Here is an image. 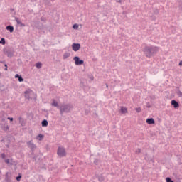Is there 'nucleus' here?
<instances>
[{
    "mask_svg": "<svg viewBox=\"0 0 182 182\" xmlns=\"http://www.w3.org/2000/svg\"><path fill=\"white\" fill-rule=\"evenodd\" d=\"M146 123L148 124H154V123H156V122L154 121V119H153V118H148L146 119Z\"/></svg>",
    "mask_w": 182,
    "mask_h": 182,
    "instance_id": "f8f14e48",
    "label": "nucleus"
},
{
    "mask_svg": "<svg viewBox=\"0 0 182 182\" xmlns=\"http://www.w3.org/2000/svg\"><path fill=\"white\" fill-rule=\"evenodd\" d=\"M6 29L7 31H9V32H10L11 33H12V32H14V26H7L6 27Z\"/></svg>",
    "mask_w": 182,
    "mask_h": 182,
    "instance_id": "4468645a",
    "label": "nucleus"
},
{
    "mask_svg": "<svg viewBox=\"0 0 182 182\" xmlns=\"http://www.w3.org/2000/svg\"><path fill=\"white\" fill-rule=\"evenodd\" d=\"M57 154L60 157H66V149L64 147L59 146L57 150Z\"/></svg>",
    "mask_w": 182,
    "mask_h": 182,
    "instance_id": "7ed1b4c3",
    "label": "nucleus"
},
{
    "mask_svg": "<svg viewBox=\"0 0 182 182\" xmlns=\"http://www.w3.org/2000/svg\"><path fill=\"white\" fill-rule=\"evenodd\" d=\"M178 95H179V96H181V97L182 96V92H181V91H179V92H178Z\"/></svg>",
    "mask_w": 182,
    "mask_h": 182,
    "instance_id": "72a5a7b5",
    "label": "nucleus"
},
{
    "mask_svg": "<svg viewBox=\"0 0 182 182\" xmlns=\"http://www.w3.org/2000/svg\"><path fill=\"white\" fill-rule=\"evenodd\" d=\"M70 56V53H65L63 55V59H68Z\"/></svg>",
    "mask_w": 182,
    "mask_h": 182,
    "instance_id": "2eb2a0df",
    "label": "nucleus"
},
{
    "mask_svg": "<svg viewBox=\"0 0 182 182\" xmlns=\"http://www.w3.org/2000/svg\"><path fill=\"white\" fill-rule=\"evenodd\" d=\"M171 105H172V106H173L175 109H178V107H180V104H178V102L176 101V100H173L171 102Z\"/></svg>",
    "mask_w": 182,
    "mask_h": 182,
    "instance_id": "6e6552de",
    "label": "nucleus"
},
{
    "mask_svg": "<svg viewBox=\"0 0 182 182\" xmlns=\"http://www.w3.org/2000/svg\"><path fill=\"white\" fill-rule=\"evenodd\" d=\"M73 29H79V25H77V24H74V25L73 26Z\"/></svg>",
    "mask_w": 182,
    "mask_h": 182,
    "instance_id": "5701e85b",
    "label": "nucleus"
},
{
    "mask_svg": "<svg viewBox=\"0 0 182 182\" xmlns=\"http://www.w3.org/2000/svg\"><path fill=\"white\" fill-rule=\"evenodd\" d=\"M117 2H118L119 4H122V0H117Z\"/></svg>",
    "mask_w": 182,
    "mask_h": 182,
    "instance_id": "f704fd0d",
    "label": "nucleus"
},
{
    "mask_svg": "<svg viewBox=\"0 0 182 182\" xmlns=\"http://www.w3.org/2000/svg\"><path fill=\"white\" fill-rule=\"evenodd\" d=\"M136 112H137V113H140V112H141V107H138L135 109Z\"/></svg>",
    "mask_w": 182,
    "mask_h": 182,
    "instance_id": "b1692460",
    "label": "nucleus"
},
{
    "mask_svg": "<svg viewBox=\"0 0 182 182\" xmlns=\"http://www.w3.org/2000/svg\"><path fill=\"white\" fill-rule=\"evenodd\" d=\"M6 157V155L5 154H1V159H5Z\"/></svg>",
    "mask_w": 182,
    "mask_h": 182,
    "instance_id": "cd10ccee",
    "label": "nucleus"
},
{
    "mask_svg": "<svg viewBox=\"0 0 182 182\" xmlns=\"http://www.w3.org/2000/svg\"><path fill=\"white\" fill-rule=\"evenodd\" d=\"M20 76H21V75H19V74H16L15 78H16V79H18Z\"/></svg>",
    "mask_w": 182,
    "mask_h": 182,
    "instance_id": "c85d7f7f",
    "label": "nucleus"
},
{
    "mask_svg": "<svg viewBox=\"0 0 182 182\" xmlns=\"http://www.w3.org/2000/svg\"><path fill=\"white\" fill-rule=\"evenodd\" d=\"M166 182H174V181L171 180L170 178H166Z\"/></svg>",
    "mask_w": 182,
    "mask_h": 182,
    "instance_id": "a878e982",
    "label": "nucleus"
},
{
    "mask_svg": "<svg viewBox=\"0 0 182 182\" xmlns=\"http://www.w3.org/2000/svg\"><path fill=\"white\" fill-rule=\"evenodd\" d=\"M140 153H141V149H137L135 151L136 154H140Z\"/></svg>",
    "mask_w": 182,
    "mask_h": 182,
    "instance_id": "4be33fe9",
    "label": "nucleus"
},
{
    "mask_svg": "<svg viewBox=\"0 0 182 182\" xmlns=\"http://www.w3.org/2000/svg\"><path fill=\"white\" fill-rule=\"evenodd\" d=\"M159 49L157 46H146L143 49V52L146 58H151L159 52Z\"/></svg>",
    "mask_w": 182,
    "mask_h": 182,
    "instance_id": "f257e3e1",
    "label": "nucleus"
},
{
    "mask_svg": "<svg viewBox=\"0 0 182 182\" xmlns=\"http://www.w3.org/2000/svg\"><path fill=\"white\" fill-rule=\"evenodd\" d=\"M0 43H1V45H5V38H2L0 41Z\"/></svg>",
    "mask_w": 182,
    "mask_h": 182,
    "instance_id": "aec40b11",
    "label": "nucleus"
},
{
    "mask_svg": "<svg viewBox=\"0 0 182 182\" xmlns=\"http://www.w3.org/2000/svg\"><path fill=\"white\" fill-rule=\"evenodd\" d=\"M5 68H8V65L5 64L4 65Z\"/></svg>",
    "mask_w": 182,
    "mask_h": 182,
    "instance_id": "4c0bfd02",
    "label": "nucleus"
},
{
    "mask_svg": "<svg viewBox=\"0 0 182 182\" xmlns=\"http://www.w3.org/2000/svg\"><path fill=\"white\" fill-rule=\"evenodd\" d=\"M73 60H75V64L77 66L83 65V63H85V61H83V60H80V58L78 56L74 57Z\"/></svg>",
    "mask_w": 182,
    "mask_h": 182,
    "instance_id": "423d86ee",
    "label": "nucleus"
},
{
    "mask_svg": "<svg viewBox=\"0 0 182 182\" xmlns=\"http://www.w3.org/2000/svg\"><path fill=\"white\" fill-rule=\"evenodd\" d=\"M98 180L100 182L105 181V177H103V176H100L98 177Z\"/></svg>",
    "mask_w": 182,
    "mask_h": 182,
    "instance_id": "6ab92c4d",
    "label": "nucleus"
},
{
    "mask_svg": "<svg viewBox=\"0 0 182 182\" xmlns=\"http://www.w3.org/2000/svg\"><path fill=\"white\" fill-rule=\"evenodd\" d=\"M121 113H122L123 114H124L125 113H127V108L126 107H121Z\"/></svg>",
    "mask_w": 182,
    "mask_h": 182,
    "instance_id": "dca6fc26",
    "label": "nucleus"
},
{
    "mask_svg": "<svg viewBox=\"0 0 182 182\" xmlns=\"http://www.w3.org/2000/svg\"><path fill=\"white\" fill-rule=\"evenodd\" d=\"M18 82H23V78L22 77V76H19V77L18 78Z\"/></svg>",
    "mask_w": 182,
    "mask_h": 182,
    "instance_id": "393cba45",
    "label": "nucleus"
},
{
    "mask_svg": "<svg viewBox=\"0 0 182 182\" xmlns=\"http://www.w3.org/2000/svg\"><path fill=\"white\" fill-rule=\"evenodd\" d=\"M179 66H182V61L179 63Z\"/></svg>",
    "mask_w": 182,
    "mask_h": 182,
    "instance_id": "c9c22d12",
    "label": "nucleus"
},
{
    "mask_svg": "<svg viewBox=\"0 0 182 182\" xmlns=\"http://www.w3.org/2000/svg\"><path fill=\"white\" fill-rule=\"evenodd\" d=\"M38 137L39 138L38 140L41 141H42V139H43V137H45V135L42 134H39L37 136V139Z\"/></svg>",
    "mask_w": 182,
    "mask_h": 182,
    "instance_id": "a211bd4d",
    "label": "nucleus"
},
{
    "mask_svg": "<svg viewBox=\"0 0 182 182\" xmlns=\"http://www.w3.org/2000/svg\"><path fill=\"white\" fill-rule=\"evenodd\" d=\"M106 85V87H109V85L107 84H105Z\"/></svg>",
    "mask_w": 182,
    "mask_h": 182,
    "instance_id": "58836bf2",
    "label": "nucleus"
},
{
    "mask_svg": "<svg viewBox=\"0 0 182 182\" xmlns=\"http://www.w3.org/2000/svg\"><path fill=\"white\" fill-rule=\"evenodd\" d=\"M21 178H22V176H21V174H19V175L16 178V180H17V181H21Z\"/></svg>",
    "mask_w": 182,
    "mask_h": 182,
    "instance_id": "412c9836",
    "label": "nucleus"
},
{
    "mask_svg": "<svg viewBox=\"0 0 182 182\" xmlns=\"http://www.w3.org/2000/svg\"><path fill=\"white\" fill-rule=\"evenodd\" d=\"M41 21L45 22V21H46V20H45V17H41Z\"/></svg>",
    "mask_w": 182,
    "mask_h": 182,
    "instance_id": "2f4dec72",
    "label": "nucleus"
},
{
    "mask_svg": "<svg viewBox=\"0 0 182 182\" xmlns=\"http://www.w3.org/2000/svg\"><path fill=\"white\" fill-rule=\"evenodd\" d=\"M4 53L8 56V58H12V56H14V51L11 48H4Z\"/></svg>",
    "mask_w": 182,
    "mask_h": 182,
    "instance_id": "20e7f679",
    "label": "nucleus"
},
{
    "mask_svg": "<svg viewBox=\"0 0 182 182\" xmlns=\"http://www.w3.org/2000/svg\"><path fill=\"white\" fill-rule=\"evenodd\" d=\"M5 163H6V164H9V159H6V160H5Z\"/></svg>",
    "mask_w": 182,
    "mask_h": 182,
    "instance_id": "7c9ffc66",
    "label": "nucleus"
},
{
    "mask_svg": "<svg viewBox=\"0 0 182 182\" xmlns=\"http://www.w3.org/2000/svg\"><path fill=\"white\" fill-rule=\"evenodd\" d=\"M90 80H94L95 77H94L92 75H91V76L90 77Z\"/></svg>",
    "mask_w": 182,
    "mask_h": 182,
    "instance_id": "473e14b6",
    "label": "nucleus"
},
{
    "mask_svg": "<svg viewBox=\"0 0 182 182\" xmlns=\"http://www.w3.org/2000/svg\"><path fill=\"white\" fill-rule=\"evenodd\" d=\"M48 120L46 119L43 120L41 122V126L43 127H48Z\"/></svg>",
    "mask_w": 182,
    "mask_h": 182,
    "instance_id": "ddd939ff",
    "label": "nucleus"
},
{
    "mask_svg": "<svg viewBox=\"0 0 182 182\" xmlns=\"http://www.w3.org/2000/svg\"><path fill=\"white\" fill-rule=\"evenodd\" d=\"M36 67L37 68V69H41L42 68V63L41 62L36 63Z\"/></svg>",
    "mask_w": 182,
    "mask_h": 182,
    "instance_id": "f3484780",
    "label": "nucleus"
},
{
    "mask_svg": "<svg viewBox=\"0 0 182 182\" xmlns=\"http://www.w3.org/2000/svg\"><path fill=\"white\" fill-rule=\"evenodd\" d=\"M30 93H31V90H26L24 92V95H25L26 99H28V100L31 99Z\"/></svg>",
    "mask_w": 182,
    "mask_h": 182,
    "instance_id": "9b49d317",
    "label": "nucleus"
},
{
    "mask_svg": "<svg viewBox=\"0 0 182 182\" xmlns=\"http://www.w3.org/2000/svg\"><path fill=\"white\" fill-rule=\"evenodd\" d=\"M58 109L60 110V114H63V113H70L73 109V105L71 103H63Z\"/></svg>",
    "mask_w": 182,
    "mask_h": 182,
    "instance_id": "f03ea898",
    "label": "nucleus"
},
{
    "mask_svg": "<svg viewBox=\"0 0 182 182\" xmlns=\"http://www.w3.org/2000/svg\"><path fill=\"white\" fill-rule=\"evenodd\" d=\"M146 107L148 109H150V107H151V105H150V102H146Z\"/></svg>",
    "mask_w": 182,
    "mask_h": 182,
    "instance_id": "bb28decb",
    "label": "nucleus"
},
{
    "mask_svg": "<svg viewBox=\"0 0 182 182\" xmlns=\"http://www.w3.org/2000/svg\"><path fill=\"white\" fill-rule=\"evenodd\" d=\"M51 100H52L51 106H53L54 107H58V109H59V107L60 106H59L58 101H56V100H55V99H52Z\"/></svg>",
    "mask_w": 182,
    "mask_h": 182,
    "instance_id": "1a4fd4ad",
    "label": "nucleus"
},
{
    "mask_svg": "<svg viewBox=\"0 0 182 182\" xmlns=\"http://www.w3.org/2000/svg\"><path fill=\"white\" fill-rule=\"evenodd\" d=\"M18 120H19V122H21V120H22V117H20L18 118Z\"/></svg>",
    "mask_w": 182,
    "mask_h": 182,
    "instance_id": "e433bc0d",
    "label": "nucleus"
},
{
    "mask_svg": "<svg viewBox=\"0 0 182 182\" xmlns=\"http://www.w3.org/2000/svg\"><path fill=\"white\" fill-rule=\"evenodd\" d=\"M8 120H10V122H14V118L12 117H8Z\"/></svg>",
    "mask_w": 182,
    "mask_h": 182,
    "instance_id": "c756f323",
    "label": "nucleus"
},
{
    "mask_svg": "<svg viewBox=\"0 0 182 182\" xmlns=\"http://www.w3.org/2000/svg\"><path fill=\"white\" fill-rule=\"evenodd\" d=\"M27 146L31 149V151H35L36 150V146L33 144V141L31 140L27 142Z\"/></svg>",
    "mask_w": 182,
    "mask_h": 182,
    "instance_id": "39448f33",
    "label": "nucleus"
},
{
    "mask_svg": "<svg viewBox=\"0 0 182 182\" xmlns=\"http://www.w3.org/2000/svg\"><path fill=\"white\" fill-rule=\"evenodd\" d=\"M15 21H16L17 25H18V26H23V27L25 26V23H22V21H21L19 18L15 17Z\"/></svg>",
    "mask_w": 182,
    "mask_h": 182,
    "instance_id": "9d476101",
    "label": "nucleus"
},
{
    "mask_svg": "<svg viewBox=\"0 0 182 182\" xmlns=\"http://www.w3.org/2000/svg\"><path fill=\"white\" fill-rule=\"evenodd\" d=\"M72 49L74 52H77L79 49H80V43H73Z\"/></svg>",
    "mask_w": 182,
    "mask_h": 182,
    "instance_id": "0eeeda50",
    "label": "nucleus"
},
{
    "mask_svg": "<svg viewBox=\"0 0 182 182\" xmlns=\"http://www.w3.org/2000/svg\"><path fill=\"white\" fill-rule=\"evenodd\" d=\"M5 70H8V68H5Z\"/></svg>",
    "mask_w": 182,
    "mask_h": 182,
    "instance_id": "ea45409f",
    "label": "nucleus"
}]
</instances>
